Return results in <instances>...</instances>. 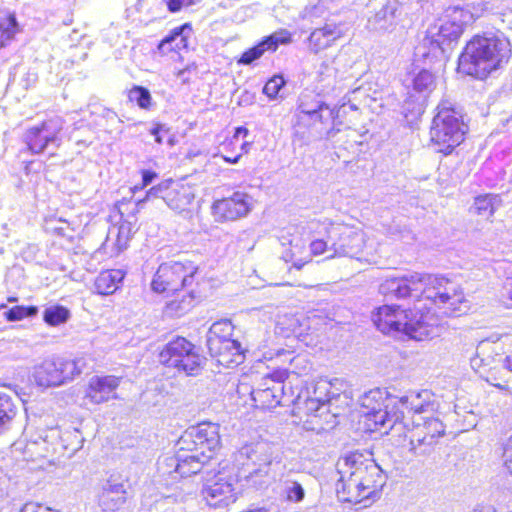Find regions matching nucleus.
Returning a JSON list of instances; mask_svg holds the SVG:
<instances>
[{"label":"nucleus","instance_id":"2eb2a0df","mask_svg":"<svg viewBox=\"0 0 512 512\" xmlns=\"http://www.w3.org/2000/svg\"><path fill=\"white\" fill-rule=\"evenodd\" d=\"M180 451L211 455L220 445L219 427L212 423H203L191 427L178 440Z\"/></svg>","mask_w":512,"mask_h":512},{"label":"nucleus","instance_id":"9d476101","mask_svg":"<svg viewBox=\"0 0 512 512\" xmlns=\"http://www.w3.org/2000/svg\"><path fill=\"white\" fill-rule=\"evenodd\" d=\"M159 362L178 373L196 376L202 369L203 357L194 344L183 337H177L163 347Z\"/></svg>","mask_w":512,"mask_h":512},{"label":"nucleus","instance_id":"6e6552de","mask_svg":"<svg viewBox=\"0 0 512 512\" xmlns=\"http://www.w3.org/2000/svg\"><path fill=\"white\" fill-rule=\"evenodd\" d=\"M88 369L87 360L84 357L65 359L52 357L44 359L33 370V378L40 387L61 386Z\"/></svg>","mask_w":512,"mask_h":512},{"label":"nucleus","instance_id":"412c9836","mask_svg":"<svg viewBox=\"0 0 512 512\" xmlns=\"http://www.w3.org/2000/svg\"><path fill=\"white\" fill-rule=\"evenodd\" d=\"M335 118L334 109L329 105L311 113L307 118L297 122L296 127H306L309 129L310 136L314 139L322 138L328 134L330 126Z\"/></svg>","mask_w":512,"mask_h":512},{"label":"nucleus","instance_id":"f257e3e1","mask_svg":"<svg viewBox=\"0 0 512 512\" xmlns=\"http://www.w3.org/2000/svg\"><path fill=\"white\" fill-rule=\"evenodd\" d=\"M379 291L386 297H411L417 302L413 310H403L397 305L378 307L372 321L384 334H403L423 341L438 334L437 319L430 313L428 304L448 316L463 312V291L457 283L442 276L412 273L388 277L380 284Z\"/></svg>","mask_w":512,"mask_h":512},{"label":"nucleus","instance_id":"7ed1b4c3","mask_svg":"<svg viewBox=\"0 0 512 512\" xmlns=\"http://www.w3.org/2000/svg\"><path fill=\"white\" fill-rule=\"evenodd\" d=\"M510 55V43L502 33L485 32L475 35L466 44L459 57L458 69L466 75L484 79L507 63Z\"/></svg>","mask_w":512,"mask_h":512},{"label":"nucleus","instance_id":"37998d69","mask_svg":"<svg viewBox=\"0 0 512 512\" xmlns=\"http://www.w3.org/2000/svg\"><path fill=\"white\" fill-rule=\"evenodd\" d=\"M333 42L328 39L323 32L315 29L309 37V45L312 51L315 53L324 50L331 46Z\"/></svg>","mask_w":512,"mask_h":512},{"label":"nucleus","instance_id":"5701e85b","mask_svg":"<svg viewBox=\"0 0 512 512\" xmlns=\"http://www.w3.org/2000/svg\"><path fill=\"white\" fill-rule=\"evenodd\" d=\"M125 484L114 479H109L102 487L98 503L103 511H117L126 502Z\"/></svg>","mask_w":512,"mask_h":512},{"label":"nucleus","instance_id":"c85d7f7f","mask_svg":"<svg viewBox=\"0 0 512 512\" xmlns=\"http://www.w3.org/2000/svg\"><path fill=\"white\" fill-rule=\"evenodd\" d=\"M125 277L121 269L102 271L95 279V289L101 295L113 294L120 286Z\"/></svg>","mask_w":512,"mask_h":512},{"label":"nucleus","instance_id":"4be33fe9","mask_svg":"<svg viewBox=\"0 0 512 512\" xmlns=\"http://www.w3.org/2000/svg\"><path fill=\"white\" fill-rule=\"evenodd\" d=\"M314 397L308 388H291V395L288 398L289 405H293L298 412H303L307 415L316 413L326 403L330 401L328 395Z\"/></svg>","mask_w":512,"mask_h":512},{"label":"nucleus","instance_id":"58836bf2","mask_svg":"<svg viewBox=\"0 0 512 512\" xmlns=\"http://www.w3.org/2000/svg\"><path fill=\"white\" fill-rule=\"evenodd\" d=\"M131 102L137 103L142 109H148L151 105L152 97L149 90L142 86H134L128 93Z\"/></svg>","mask_w":512,"mask_h":512},{"label":"nucleus","instance_id":"2f4dec72","mask_svg":"<svg viewBox=\"0 0 512 512\" xmlns=\"http://www.w3.org/2000/svg\"><path fill=\"white\" fill-rule=\"evenodd\" d=\"M19 31L15 13L0 15V49L9 45Z\"/></svg>","mask_w":512,"mask_h":512},{"label":"nucleus","instance_id":"f03ea898","mask_svg":"<svg viewBox=\"0 0 512 512\" xmlns=\"http://www.w3.org/2000/svg\"><path fill=\"white\" fill-rule=\"evenodd\" d=\"M340 478L336 484L338 498L343 502L368 507L379 499L386 477L368 451H354L337 462Z\"/></svg>","mask_w":512,"mask_h":512},{"label":"nucleus","instance_id":"09e8293b","mask_svg":"<svg viewBox=\"0 0 512 512\" xmlns=\"http://www.w3.org/2000/svg\"><path fill=\"white\" fill-rule=\"evenodd\" d=\"M488 345V343H480L477 347L476 356L471 358V366L473 369H479L481 367L488 366L489 363L486 362L484 358L480 356V354L485 350V347Z\"/></svg>","mask_w":512,"mask_h":512},{"label":"nucleus","instance_id":"cd10ccee","mask_svg":"<svg viewBox=\"0 0 512 512\" xmlns=\"http://www.w3.org/2000/svg\"><path fill=\"white\" fill-rule=\"evenodd\" d=\"M234 326L229 319L216 321L207 333V347L209 351L219 350L222 342L234 340L232 338Z\"/></svg>","mask_w":512,"mask_h":512},{"label":"nucleus","instance_id":"e2e57ef3","mask_svg":"<svg viewBox=\"0 0 512 512\" xmlns=\"http://www.w3.org/2000/svg\"><path fill=\"white\" fill-rule=\"evenodd\" d=\"M241 153L236 155L235 157H226V156H223V159L225 160V162L227 163H230V164H236L238 163L239 159L241 158Z\"/></svg>","mask_w":512,"mask_h":512},{"label":"nucleus","instance_id":"f3484780","mask_svg":"<svg viewBox=\"0 0 512 512\" xmlns=\"http://www.w3.org/2000/svg\"><path fill=\"white\" fill-rule=\"evenodd\" d=\"M254 207L251 195L236 191L230 197L217 200L212 205V213L217 221H235L247 216Z\"/></svg>","mask_w":512,"mask_h":512},{"label":"nucleus","instance_id":"4468645a","mask_svg":"<svg viewBox=\"0 0 512 512\" xmlns=\"http://www.w3.org/2000/svg\"><path fill=\"white\" fill-rule=\"evenodd\" d=\"M64 120L55 116L26 130L23 141L32 154L44 153L47 149H57L62 142Z\"/></svg>","mask_w":512,"mask_h":512},{"label":"nucleus","instance_id":"4d7b16f0","mask_svg":"<svg viewBox=\"0 0 512 512\" xmlns=\"http://www.w3.org/2000/svg\"><path fill=\"white\" fill-rule=\"evenodd\" d=\"M497 363L501 365L507 372H512V355H508L504 358H499Z\"/></svg>","mask_w":512,"mask_h":512},{"label":"nucleus","instance_id":"de8ad7c7","mask_svg":"<svg viewBox=\"0 0 512 512\" xmlns=\"http://www.w3.org/2000/svg\"><path fill=\"white\" fill-rule=\"evenodd\" d=\"M198 0H162L168 10L172 13L180 11L183 7L191 6Z\"/></svg>","mask_w":512,"mask_h":512},{"label":"nucleus","instance_id":"72a5a7b5","mask_svg":"<svg viewBox=\"0 0 512 512\" xmlns=\"http://www.w3.org/2000/svg\"><path fill=\"white\" fill-rule=\"evenodd\" d=\"M420 419L424 421L423 424L413 419V430L423 431V435L433 437L434 440L444 435L445 426L438 418L420 417Z\"/></svg>","mask_w":512,"mask_h":512},{"label":"nucleus","instance_id":"4c0bfd02","mask_svg":"<svg viewBox=\"0 0 512 512\" xmlns=\"http://www.w3.org/2000/svg\"><path fill=\"white\" fill-rule=\"evenodd\" d=\"M116 232V239H115V247L117 252H121L124 249L127 248L128 242L132 235V226L128 222L122 223L119 227H114L109 231L108 235V241H110L111 236Z\"/></svg>","mask_w":512,"mask_h":512},{"label":"nucleus","instance_id":"9b49d317","mask_svg":"<svg viewBox=\"0 0 512 512\" xmlns=\"http://www.w3.org/2000/svg\"><path fill=\"white\" fill-rule=\"evenodd\" d=\"M197 267L190 261H170L161 264L151 283L157 293H173L191 285Z\"/></svg>","mask_w":512,"mask_h":512},{"label":"nucleus","instance_id":"49530a36","mask_svg":"<svg viewBox=\"0 0 512 512\" xmlns=\"http://www.w3.org/2000/svg\"><path fill=\"white\" fill-rule=\"evenodd\" d=\"M310 249H311L312 254H314V255H321L325 252L332 253V249H330L329 235L326 234L325 239L320 238V239L313 240L310 244Z\"/></svg>","mask_w":512,"mask_h":512},{"label":"nucleus","instance_id":"b1692460","mask_svg":"<svg viewBox=\"0 0 512 512\" xmlns=\"http://www.w3.org/2000/svg\"><path fill=\"white\" fill-rule=\"evenodd\" d=\"M401 15V5L397 1H388L373 16L368 18L367 27L374 31L392 29Z\"/></svg>","mask_w":512,"mask_h":512},{"label":"nucleus","instance_id":"c756f323","mask_svg":"<svg viewBox=\"0 0 512 512\" xmlns=\"http://www.w3.org/2000/svg\"><path fill=\"white\" fill-rule=\"evenodd\" d=\"M501 206L502 198L500 195L487 193L476 196L470 210L485 219H489Z\"/></svg>","mask_w":512,"mask_h":512},{"label":"nucleus","instance_id":"393cba45","mask_svg":"<svg viewBox=\"0 0 512 512\" xmlns=\"http://www.w3.org/2000/svg\"><path fill=\"white\" fill-rule=\"evenodd\" d=\"M219 365L232 368L242 364L245 360V352L238 340L222 342L219 350L209 351Z\"/></svg>","mask_w":512,"mask_h":512},{"label":"nucleus","instance_id":"13d9d810","mask_svg":"<svg viewBox=\"0 0 512 512\" xmlns=\"http://www.w3.org/2000/svg\"><path fill=\"white\" fill-rule=\"evenodd\" d=\"M164 130V125L162 124H156L151 130L150 133L155 137V141L158 144L162 143V138L160 136V133Z\"/></svg>","mask_w":512,"mask_h":512},{"label":"nucleus","instance_id":"c9c22d12","mask_svg":"<svg viewBox=\"0 0 512 512\" xmlns=\"http://www.w3.org/2000/svg\"><path fill=\"white\" fill-rule=\"evenodd\" d=\"M282 496L289 503H300L305 498V489L300 482L286 479L282 483Z\"/></svg>","mask_w":512,"mask_h":512},{"label":"nucleus","instance_id":"a878e982","mask_svg":"<svg viewBox=\"0 0 512 512\" xmlns=\"http://www.w3.org/2000/svg\"><path fill=\"white\" fill-rule=\"evenodd\" d=\"M192 28L189 24H184L180 27L173 29L167 36H165L158 44V51L162 55L169 52H180L188 46V34Z\"/></svg>","mask_w":512,"mask_h":512},{"label":"nucleus","instance_id":"680f3d73","mask_svg":"<svg viewBox=\"0 0 512 512\" xmlns=\"http://www.w3.org/2000/svg\"><path fill=\"white\" fill-rule=\"evenodd\" d=\"M247 134H248V129L241 126V127L236 128L234 138H237L240 135L247 136Z\"/></svg>","mask_w":512,"mask_h":512},{"label":"nucleus","instance_id":"1a4fd4ad","mask_svg":"<svg viewBox=\"0 0 512 512\" xmlns=\"http://www.w3.org/2000/svg\"><path fill=\"white\" fill-rule=\"evenodd\" d=\"M288 376V370L282 368L264 375L257 386L252 389V405L260 409L289 406L288 398H290L292 386L287 390L284 383Z\"/></svg>","mask_w":512,"mask_h":512},{"label":"nucleus","instance_id":"bb28decb","mask_svg":"<svg viewBox=\"0 0 512 512\" xmlns=\"http://www.w3.org/2000/svg\"><path fill=\"white\" fill-rule=\"evenodd\" d=\"M211 459V455H200L196 452L190 454L178 453L175 461V472L181 477H188L201 472L203 466Z\"/></svg>","mask_w":512,"mask_h":512},{"label":"nucleus","instance_id":"473e14b6","mask_svg":"<svg viewBox=\"0 0 512 512\" xmlns=\"http://www.w3.org/2000/svg\"><path fill=\"white\" fill-rule=\"evenodd\" d=\"M436 87L434 75L428 70H421L412 78L413 90L425 99Z\"/></svg>","mask_w":512,"mask_h":512},{"label":"nucleus","instance_id":"603ef678","mask_svg":"<svg viewBox=\"0 0 512 512\" xmlns=\"http://www.w3.org/2000/svg\"><path fill=\"white\" fill-rule=\"evenodd\" d=\"M289 321L287 330L295 335H302L305 329L302 328L303 324L300 320L298 318H291Z\"/></svg>","mask_w":512,"mask_h":512},{"label":"nucleus","instance_id":"a18cd8bd","mask_svg":"<svg viewBox=\"0 0 512 512\" xmlns=\"http://www.w3.org/2000/svg\"><path fill=\"white\" fill-rule=\"evenodd\" d=\"M317 29L323 32V34H325V36L333 43L343 36L342 26L334 23H326L323 27Z\"/></svg>","mask_w":512,"mask_h":512},{"label":"nucleus","instance_id":"6e6d98bb","mask_svg":"<svg viewBox=\"0 0 512 512\" xmlns=\"http://www.w3.org/2000/svg\"><path fill=\"white\" fill-rule=\"evenodd\" d=\"M252 387L249 386V384L245 383V382H240L238 387H237V393L241 396H249V399L251 400V392H252Z\"/></svg>","mask_w":512,"mask_h":512},{"label":"nucleus","instance_id":"dca6fc26","mask_svg":"<svg viewBox=\"0 0 512 512\" xmlns=\"http://www.w3.org/2000/svg\"><path fill=\"white\" fill-rule=\"evenodd\" d=\"M237 478L225 472H219L208 480L202 489L206 503L213 508H224L237 500Z\"/></svg>","mask_w":512,"mask_h":512},{"label":"nucleus","instance_id":"0e129e2a","mask_svg":"<svg viewBox=\"0 0 512 512\" xmlns=\"http://www.w3.org/2000/svg\"><path fill=\"white\" fill-rule=\"evenodd\" d=\"M250 145L249 142H244L242 145H241V150L244 152V153H247V149H248V146Z\"/></svg>","mask_w":512,"mask_h":512},{"label":"nucleus","instance_id":"a211bd4d","mask_svg":"<svg viewBox=\"0 0 512 512\" xmlns=\"http://www.w3.org/2000/svg\"><path fill=\"white\" fill-rule=\"evenodd\" d=\"M292 41L291 33L285 29L263 37L254 46L245 50L236 60L238 65L250 66L256 63L266 52L274 53L280 45L289 44Z\"/></svg>","mask_w":512,"mask_h":512},{"label":"nucleus","instance_id":"864d4df0","mask_svg":"<svg viewBox=\"0 0 512 512\" xmlns=\"http://www.w3.org/2000/svg\"><path fill=\"white\" fill-rule=\"evenodd\" d=\"M157 178V173L152 170L142 171V187L150 185Z\"/></svg>","mask_w":512,"mask_h":512},{"label":"nucleus","instance_id":"20e7f679","mask_svg":"<svg viewBox=\"0 0 512 512\" xmlns=\"http://www.w3.org/2000/svg\"><path fill=\"white\" fill-rule=\"evenodd\" d=\"M310 228L316 229L318 233L324 232L329 235L332 254L328 258L340 256L356 258L368 263L376 262V248L369 241L361 224L333 222L324 219L323 221H312Z\"/></svg>","mask_w":512,"mask_h":512},{"label":"nucleus","instance_id":"774afa93","mask_svg":"<svg viewBox=\"0 0 512 512\" xmlns=\"http://www.w3.org/2000/svg\"><path fill=\"white\" fill-rule=\"evenodd\" d=\"M175 306H176V302H174V301H173V302H171V303L169 304V308H170L171 310H174V309H175Z\"/></svg>","mask_w":512,"mask_h":512},{"label":"nucleus","instance_id":"ddd939ff","mask_svg":"<svg viewBox=\"0 0 512 512\" xmlns=\"http://www.w3.org/2000/svg\"><path fill=\"white\" fill-rule=\"evenodd\" d=\"M272 447L265 442L243 446L236 455V462L241 466L240 477L250 479L254 476H268L273 465Z\"/></svg>","mask_w":512,"mask_h":512},{"label":"nucleus","instance_id":"a19ab883","mask_svg":"<svg viewBox=\"0 0 512 512\" xmlns=\"http://www.w3.org/2000/svg\"><path fill=\"white\" fill-rule=\"evenodd\" d=\"M328 106L326 103L322 101H311L307 102L304 100V97L300 98V103L297 108V122L302 120L303 118H307L311 113L315 112L316 110H319L320 108Z\"/></svg>","mask_w":512,"mask_h":512},{"label":"nucleus","instance_id":"338daca9","mask_svg":"<svg viewBox=\"0 0 512 512\" xmlns=\"http://www.w3.org/2000/svg\"><path fill=\"white\" fill-rule=\"evenodd\" d=\"M506 467L509 470V472L512 474V461L510 463L506 462Z\"/></svg>","mask_w":512,"mask_h":512},{"label":"nucleus","instance_id":"ea45409f","mask_svg":"<svg viewBox=\"0 0 512 512\" xmlns=\"http://www.w3.org/2000/svg\"><path fill=\"white\" fill-rule=\"evenodd\" d=\"M38 313L36 306H14L5 312L8 321H19L27 317H33Z\"/></svg>","mask_w":512,"mask_h":512},{"label":"nucleus","instance_id":"052dcab7","mask_svg":"<svg viewBox=\"0 0 512 512\" xmlns=\"http://www.w3.org/2000/svg\"><path fill=\"white\" fill-rule=\"evenodd\" d=\"M321 4L329 5V4H335V6H338L340 4H343L344 2H347V0H320ZM328 9H330V6H327Z\"/></svg>","mask_w":512,"mask_h":512},{"label":"nucleus","instance_id":"c03bdc74","mask_svg":"<svg viewBox=\"0 0 512 512\" xmlns=\"http://www.w3.org/2000/svg\"><path fill=\"white\" fill-rule=\"evenodd\" d=\"M290 366L292 368V374L304 375L307 374L311 368L309 361L305 356L297 355L290 360Z\"/></svg>","mask_w":512,"mask_h":512},{"label":"nucleus","instance_id":"69168bd1","mask_svg":"<svg viewBox=\"0 0 512 512\" xmlns=\"http://www.w3.org/2000/svg\"><path fill=\"white\" fill-rule=\"evenodd\" d=\"M186 72H187V70H186V69L180 70V71L178 72V77L182 78V80H183V81H185V80H186V79L184 78V75H185V73H186Z\"/></svg>","mask_w":512,"mask_h":512},{"label":"nucleus","instance_id":"8fccbe9b","mask_svg":"<svg viewBox=\"0 0 512 512\" xmlns=\"http://www.w3.org/2000/svg\"><path fill=\"white\" fill-rule=\"evenodd\" d=\"M330 383L327 382V381H324V380H321L319 382H317L313 388V391L311 392V394L318 398L317 396H324V395H328L330 398V392H329V389H330Z\"/></svg>","mask_w":512,"mask_h":512},{"label":"nucleus","instance_id":"0eeeda50","mask_svg":"<svg viewBox=\"0 0 512 512\" xmlns=\"http://www.w3.org/2000/svg\"><path fill=\"white\" fill-rule=\"evenodd\" d=\"M363 414L374 423L376 428L393 429L404 419V411L395 410L397 396L390 395L385 389L375 388L360 398Z\"/></svg>","mask_w":512,"mask_h":512},{"label":"nucleus","instance_id":"aec40b11","mask_svg":"<svg viewBox=\"0 0 512 512\" xmlns=\"http://www.w3.org/2000/svg\"><path fill=\"white\" fill-rule=\"evenodd\" d=\"M438 404L435 402V396L430 390L411 391L406 395L397 397V405L395 410L404 411L421 415L435 411Z\"/></svg>","mask_w":512,"mask_h":512},{"label":"nucleus","instance_id":"6ab92c4d","mask_svg":"<svg viewBox=\"0 0 512 512\" xmlns=\"http://www.w3.org/2000/svg\"><path fill=\"white\" fill-rule=\"evenodd\" d=\"M121 381L122 377L115 375H94L88 381L85 398L97 405L116 400Z\"/></svg>","mask_w":512,"mask_h":512},{"label":"nucleus","instance_id":"7c9ffc66","mask_svg":"<svg viewBox=\"0 0 512 512\" xmlns=\"http://www.w3.org/2000/svg\"><path fill=\"white\" fill-rule=\"evenodd\" d=\"M436 444L437 440H434L433 437L423 435V431L412 430L409 441V451L416 456H427L434 451Z\"/></svg>","mask_w":512,"mask_h":512},{"label":"nucleus","instance_id":"e433bc0d","mask_svg":"<svg viewBox=\"0 0 512 512\" xmlns=\"http://www.w3.org/2000/svg\"><path fill=\"white\" fill-rule=\"evenodd\" d=\"M15 414V406L11 397L0 393V433L7 429Z\"/></svg>","mask_w":512,"mask_h":512},{"label":"nucleus","instance_id":"3c124183","mask_svg":"<svg viewBox=\"0 0 512 512\" xmlns=\"http://www.w3.org/2000/svg\"><path fill=\"white\" fill-rule=\"evenodd\" d=\"M496 368H497L496 365L494 367L489 368L488 375L486 376V381L499 389H507L506 384L498 382V380L502 379V377L496 376V373H495ZM503 382L506 383V381H503Z\"/></svg>","mask_w":512,"mask_h":512},{"label":"nucleus","instance_id":"f8f14e48","mask_svg":"<svg viewBox=\"0 0 512 512\" xmlns=\"http://www.w3.org/2000/svg\"><path fill=\"white\" fill-rule=\"evenodd\" d=\"M156 198L162 199L171 210L189 215L193 210L195 191L190 184L166 180L147 191V200Z\"/></svg>","mask_w":512,"mask_h":512},{"label":"nucleus","instance_id":"79ce46f5","mask_svg":"<svg viewBox=\"0 0 512 512\" xmlns=\"http://www.w3.org/2000/svg\"><path fill=\"white\" fill-rule=\"evenodd\" d=\"M285 80L281 75H274L263 87V93L270 99H276L280 90L284 87Z\"/></svg>","mask_w":512,"mask_h":512},{"label":"nucleus","instance_id":"423d86ee","mask_svg":"<svg viewBox=\"0 0 512 512\" xmlns=\"http://www.w3.org/2000/svg\"><path fill=\"white\" fill-rule=\"evenodd\" d=\"M465 132L461 117L450 103H440L430 128L431 141L438 146V151L444 154L451 153L463 141Z\"/></svg>","mask_w":512,"mask_h":512},{"label":"nucleus","instance_id":"bf43d9fd","mask_svg":"<svg viewBox=\"0 0 512 512\" xmlns=\"http://www.w3.org/2000/svg\"><path fill=\"white\" fill-rule=\"evenodd\" d=\"M41 507L34 503H27L25 504L19 512H39Z\"/></svg>","mask_w":512,"mask_h":512},{"label":"nucleus","instance_id":"5fc2aeb1","mask_svg":"<svg viewBox=\"0 0 512 512\" xmlns=\"http://www.w3.org/2000/svg\"><path fill=\"white\" fill-rule=\"evenodd\" d=\"M504 295L507 296L508 300L510 301L509 306L512 307V276L506 278L504 285H503Z\"/></svg>","mask_w":512,"mask_h":512},{"label":"nucleus","instance_id":"f704fd0d","mask_svg":"<svg viewBox=\"0 0 512 512\" xmlns=\"http://www.w3.org/2000/svg\"><path fill=\"white\" fill-rule=\"evenodd\" d=\"M69 318V309L59 304L50 305L43 311V320L49 326H59L66 323Z\"/></svg>","mask_w":512,"mask_h":512},{"label":"nucleus","instance_id":"39448f33","mask_svg":"<svg viewBox=\"0 0 512 512\" xmlns=\"http://www.w3.org/2000/svg\"><path fill=\"white\" fill-rule=\"evenodd\" d=\"M474 21V15L465 8L452 7L446 11L439 24L428 28L417 48L423 57L438 58L449 54L457 45L466 25Z\"/></svg>","mask_w":512,"mask_h":512}]
</instances>
